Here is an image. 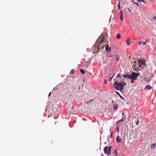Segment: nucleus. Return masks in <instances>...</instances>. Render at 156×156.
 I'll list each match as a JSON object with an SVG mask.
<instances>
[{
  "label": "nucleus",
  "mask_w": 156,
  "mask_h": 156,
  "mask_svg": "<svg viewBox=\"0 0 156 156\" xmlns=\"http://www.w3.org/2000/svg\"><path fill=\"white\" fill-rule=\"evenodd\" d=\"M107 34L105 32H103L98 39L96 41V44L92 47L94 53H97L99 51V50H102L104 48V45L102 44L104 41L107 38Z\"/></svg>",
  "instance_id": "1"
},
{
  "label": "nucleus",
  "mask_w": 156,
  "mask_h": 156,
  "mask_svg": "<svg viewBox=\"0 0 156 156\" xmlns=\"http://www.w3.org/2000/svg\"><path fill=\"white\" fill-rule=\"evenodd\" d=\"M119 15H120V20H123V12L122 10L120 11V12L119 13Z\"/></svg>",
  "instance_id": "9"
},
{
  "label": "nucleus",
  "mask_w": 156,
  "mask_h": 156,
  "mask_svg": "<svg viewBox=\"0 0 156 156\" xmlns=\"http://www.w3.org/2000/svg\"><path fill=\"white\" fill-rule=\"evenodd\" d=\"M75 71V70L74 69H72V70L70 72V74H74V72Z\"/></svg>",
  "instance_id": "21"
},
{
  "label": "nucleus",
  "mask_w": 156,
  "mask_h": 156,
  "mask_svg": "<svg viewBox=\"0 0 156 156\" xmlns=\"http://www.w3.org/2000/svg\"><path fill=\"white\" fill-rule=\"evenodd\" d=\"M140 73H136L133 72V76L132 77V78H131L132 79V80L131 81V82L132 83H133L134 82V80H136L137 77L140 76Z\"/></svg>",
  "instance_id": "3"
},
{
  "label": "nucleus",
  "mask_w": 156,
  "mask_h": 156,
  "mask_svg": "<svg viewBox=\"0 0 156 156\" xmlns=\"http://www.w3.org/2000/svg\"><path fill=\"white\" fill-rule=\"evenodd\" d=\"M116 92L117 94L119 95V96L121 98H122V99H124L123 97L118 92L116 91Z\"/></svg>",
  "instance_id": "18"
},
{
  "label": "nucleus",
  "mask_w": 156,
  "mask_h": 156,
  "mask_svg": "<svg viewBox=\"0 0 156 156\" xmlns=\"http://www.w3.org/2000/svg\"><path fill=\"white\" fill-rule=\"evenodd\" d=\"M119 75H120V73L118 74L116 78H117L118 77H119L121 78V77Z\"/></svg>",
  "instance_id": "30"
},
{
  "label": "nucleus",
  "mask_w": 156,
  "mask_h": 156,
  "mask_svg": "<svg viewBox=\"0 0 156 156\" xmlns=\"http://www.w3.org/2000/svg\"><path fill=\"white\" fill-rule=\"evenodd\" d=\"M139 124V121L138 120L136 122V125H138Z\"/></svg>",
  "instance_id": "32"
},
{
  "label": "nucleus",
  "mask_w": 156,
  "mask_h": 156,
  "mask_svg": "<svg viewBox=\"0 0 156 156\" xmlns=\"http://www.w3.org/2000/svg\"><path fill=\"white\" fill-rule=\"evenodd\" d=\"M120 37H121V35H120V34H117V36H116V38L118 39H119L120 38Z\"/></svg>",
  "instance_id": "16"
},
{
  "label": "nucleus",
  "mask_w": 156,
  "mask_h": 156,
  "mask_svg": "<svg viewBox=\"0 0 156 156\" xmlns=\"http://www.w3.org/2000/svg\"><path fill=\"white\" fill-rule=\"evenodd\" d=\"M145 65L144 62L143 61H142L141 60H140V67L139 68H141L143 69L144 65Z\"/></svg>",
  "instance_id": "11"
},
{
  "label": "nucleus",
  "mask_w": 156,
  "mask_h": 156,
  "mask_svg": "<svg viewBox=\"0 0 156 156\" xmlns=\"http://www.w3.org/2000/svg\"><path fill=\"white\" fill-rule=\"evenodd\" d=\"M126 85V83L124 82H118L117 81L115 82L114 84V87L117 90H119L120 91L123 89V86Z\"/></svg>",
  "instance_id": "2"
},
{
  "label": "nucleus",
  "mask_w": 156,
  "mask_h": 156,
  "mask_svg": "<svg viewBox=\"0 0 156 156\" xmlns=\"http://www.w3.org/2000/svg\"><path fill=\"white\" fill-rule=\"evenodd\" d=\"M155 144H153L151 145V148H154L155 147Z\"/></svg>",
  "instance_id": "20"
},
{
  "label": "nucleus",
  "mask_w": 156,
  "mask_h": 156,
  "mask_svg": "<svg viewBox=\"0 0 156 156\" xmlns=\"http://www.w3.org/2000/svg\"><path fill=\"white\" fill-rule=\"evenodd\" d=\"M124 113H122V115H124Z\"/></svg>",
  "instance_id": "38"
},
{
  "label": "nucleus",
  "mask_w": 156,
  "mask_h": 156,
  "mask_svg": "<svg viewBox=\"0 0 156 156\" xmlns=\"http://www.w3.org/2000/svg\"><path fill=\"white\" fill-rule=\"evenodd\" d=\"M51 92H50L49 94H48V97H50V95H51Z\"/></svg>",
  "instance_id": "33"
},
{
  "label": "nucleus",
  "mask_w": 156,
  "mask_h": 156,
  "mask_svg": "<svg viewBox=\"0 0 156 156\" xmlns=\"http://www.w3.org/2000/svg\"><path fill=\"white\" fill-rule=\"evenodd\" d=\"M116 59H117V60H118V58H116Z\"/></svg>",
  "instance_id": "36"
},
{
  "label": "nucleus",
  "mask_w": 156,
  "mask_h": 156,
  "mask_svg": "<svg viewBox=\"0 0 156 156\" xmlns=\"http://www.w3.org/2000/svg\"><path fill=\"white\" fill-rule=\"evenodd\" d=\"M107 81L106 80H105L104 81V83L105 84H106L107 83Z\"/></svg>",
  "instance_id": "31"
},
{
  "label": "nucleus",
  "mask_w": 156,
  "mask_h": 156,
  "mask_svg": "<svg viewBox=\"0 0 156 156\" xmlns=\"http://www.w3.org/2000/svg\"><path fill=\"white\" fill-rule=\"evenodd\" d=\"M80 72L81 73H83V74H84L85 71H84V70H83V69H81L80 70Z\"/></svg>",
  "instance_id": "19"
},
{
  "label": "nucleus",
  "mask_w": 156,
  "mask_h": 156,
  "mask_svg": "<svg viewBox=\"0 0 156 156\" xmlns=\"http://www.w3.org/2000/svg\"><path fill=\"white\" fill-rule=\"evenodd\" d=\"M138 2H143L144 3H146V2H145L144 0H138Z\"/></svg>",
  "instance_id": "22"
},
{
  "label": "nucleus",
  "mask_w": 156,
  "mask_h": 156,
  "mask_svg": "<svg viewBox=\"0 0 156 156\" xmlns=\"http://www.w3.org/2000/svg\"><path fill=\"white\" fill-rule=\"evenodd\" d=\"M114 76V75H113V76L112 77H110V78H108V80L109 81H111L112 80V78Z\"/></svg>",
  "instance_id": "23"
},
{
  "label": "nucleus",
  "mask_w": 156,
  "mask_h": 156,
  "mask_svg": "<svg viewBox=\"0 0 156 156\" xmlns=\"http://www.w3.org/2000/svg\"><path fill=\"white\" fill-rule=\"evenodd\" d=\"M105 41V43L106 44L105 45L104 44H103L104 45V47L105 46V50L107 51H108L109 50H111V48L110 47H109L108 48L109 45L108 44V42H107Z\"/></svg>",
  "instance_id": "6"
},
{
  "label": "nucleus",
  "mask_w": 156,
  "mask_h": 156,
  "mask_svg": "<svg viewBox=\"0 0 156 156\" xmlns=\"http://www.w3.org/2000/svg\"><path fill=\"white\" fill-rule=\"evenodd\" d=\"M135 3L137 5V6H138V4L137 3Z\"/></svg>",
  "instance_id": "34"
},
{
  "label": "nucleus",
  "mask_w": 156,
  "mask_h": 156,
  "mask_svg": "<svg viewBox=\"0 0 156 156\" xmlns=\"http://www.w3.org/2000/svg\"><path fill=\"white\" fill-rule=\"evenodd\" d=\"M146 44V43L145 42H142L141 44L144 45Z\"/></svg>",
  "instance_id": "26"
},
{
  "label": "nucleus",
  "mask_w": 156,
  "mask_h": 156,
  "mask_svg": "<svg viewBox=\"0 0 156 156\" xmlns=\"http://www.w3.org/2000/svg\"><path fill=\"white\" fill-rule=\"evenodd\" d=\"M112 147L109 146L108 147L107 146H105L104 149V151L105 154H107L108 155H109L110 154Z\"/></svg>",
  "instance_id": "4"
},
{
  "label": "nucleus",
  "mask_w": 156,
  "mask_h": 156,
  "mask_svg": "<svg viewBox=\"0 0 156 156\" xmlns=\"http://www.w3.org/2000/svg\"><path fill=\"white\" fill-rule=\"evenodd\" d=\"M122 140V135L121 136H117L116 137V141L118 142H120Z\"/></svg>",
  "instance_id": "8"
},
{
  "label": "nucleus",
  "mask_w": 156,
  "mask_h": 156,
  "mask_svg": "<svg viewBox=\"0 0 156 156\" xmlns=\"http://www.w3.org/2000/svg\"><path fill=\"white\" fill-rule=\"evenodd\" d=\"M90 63V61H89L87 62L83 65V68H85L86 69Z\"/></svg>",
  "instance_id": "10"
},
{
  "label": "nucleus",
  "mask_w": 156,
  "mask_h": 156,
  "mask_svg": "<svg viewBox=\"0 0 156 156\" xmlns=\"http://www.w3.org/2000/svg\"><path fill=\"white\" fill-rule=\"evenodd\" d=\"M140 60L139 59L138 60H136L135 61V63H136V69H138L139 70L140 67Z\"/></svg>",
  "instance_id": "7"
},
{
  "label": "nucleus",
  "mask_w": 156,
  "mask_h": 156,
  "mask_svg": "<svg viewBox=\"0 0 156 156\" xmlns=\"http://www.w3.org/2000/svg\"><path fill=\"white\" fill-rule=\"evenodd\" d=\"M126 44L127 45H129L131 44V41L130 39H128L126 41Z\"/></svg>",
  "instance_id": "12"
},
{
  "label": "nucleus",
  "mask_w": 156,
  "mask_h": 156,
  "mask_svg": "<svg viewBox=\"0 0 156 156\" xmlns=\"http://www.w3.org/2000/svg\"><path fill=\"white\" fill-rule=\"evenodd\" d=\"M152 87L149 85H147L146 86V88L148 89H151Z\"/></svg>",
  "instance_id": "14"
},
{
  "label": "nucleus",
  "mask_w": 156,
  "mask_h": 156,
  "mask_svg": "<svg viewBox=\"0 0 156 156\" xmlns=\"http://www.w3.org/2000/svg\"><path fill=\"white\" fill-rule=\"evenodd\" d=\"M112 103H113V101H112Z\"/></svg>",
  "instance_id": "37"
},
{
  "label": "nucleus",
  "mask_w": 156,
  "mask_h": 156,
  "mask_svg": "<svg viewBox=\"0 0 156 156\" xmlns=\"http://www.w3.org/2000/svg\"><path fill=\"white\" fill-rule=\"evenodd\" d=\"M118 8L119 9H120V5H119V3L118 4Z\"/></svg>",
  "instance_id": "29"
},
{
  "label": "nucleus",
  "mask_w": 156,
  "mask_h": 156,
  "mask_svg": "<svg viewBox=\"0 0 156 156\" xmlns=\"http://www.w3.org/2000/svg\"><path fill=\"white\" fill-rule=\"evenodd\" d=\"M139 44L140 45L141 44V43H142V42H138Z\"/></svg>",
  "instance_id": "35"
},
{
  "label": "nucleus",
  "mask_w": 156,
  "mask_h": 156,
  "mask_svg": "<svg viewBox=\"0 0 156 156\" xmlns=\"http://www.w3.org/2000/svg\"><path fill=\"white\" fill-rule=\"evenodd\" d=\"M116 125H117V126H119L120 125V122L119 121H118L116 122Z\"/></svg>",
  "instance_id": "24"
},
{
  "label": "nucleus",
  "mask_w": 156,
  "mask_h": 156,
  "mask_svg": "<svg viewBox=\"0 0 156 156\" xmlns=\"http://www.w3.org/2000/svg\"><path fill=\"white\" fill-rule=\"evenodd\" d=\"M136 63H135V61L133 62V64L132 65L133 67H134V68L136 69Z\"/></svg>",
  "instance_id": "17"
},
{
  "label": "nucleus",
  "mask_w": 156,
  "mask_h": 156,
  "mask_svg": "<svg viewBox=\"0 0 156 156\" xmlns=\"http://www.w3.org/2000/svg\"><path fill=\"white\" fill-rule=\"evenodd\" d=\"M156 20V17H155V16L152 19V20Z\"/></svg>",
  "instance_id": "28"
},
{
  "label": "nucleus",
  "mask_w": 156,
  "mask_h": 156,
  "mask_svg": "<svg viewBox=\"0 0 156 156\" xmlns=\"http://www.w3.org/2000/svg\"><path fill=\"white\" fill-rule=\"evenodd\" d=\"M123 121H124L123 119L122 118V119H121L120 120H119L118 121L120 122H123Z\"/></svg>",
  "instance_id": "27"
},
{
  "label": "nucleus",
  "mask_w": 156,
  "mask_h": 156,
  "mask_svg": "<svg viewBox=\"0 0 156 156\" xmlns=\"http://www.w3.org/2000/svg\"><path fill=\"white\" fill-rule=\"evenodd\" d=\"M114 154L115 155V156H117V151L116 149L114 151Z\"/></svg>",
  "instance_id": "15"
},
{
  "label": "nucleus",
  "mask_w": 156,
  "mask_h": 156,
  "mask_svg": "<svg viewBox=\"0 0 156 156\" xmlns=\"http://www.w3.org/2000/svg\"><path fill=\"white\" fill-rule=\"evenodd\" d=\"M123 76L124 78L126 79H131L132 78V77L133 76V72L132 73V74L131 75L128 73H126L125 75L123 74Z\"/></svg>",
  "instance_id": "5"
},
{
  "label": "nucleus",
  "mask_w": 156,
  "mask_h": 156,
  "mask_svg": "<svg viewBox=\"0 0 156 156\" xmlns=\"http://www.w3.org/2000/svg\"><path fill=\"white\" fill-rule=\"evenodd\" d=\"M116 131L117 133H118L119 131V126H117V128L116 129Z\"/></svg>",
  "instance_id": "25"
},
{
  "label": "nucleus",
  "mask_w": 156,
  "mask_h": 156,
  "mask_svg": "<svg viewBox=\"0 0 156 156\" xmlns=\"http://www.w3.org/2000/svg\"><path fill=\"white\" fill-rule=\"evenodd\" d=\"M118 108V105L117 104H114L113 105V108L114 109L116 110Z\"/></svg>",
  "instance_id": "13"
}]
</instances>
